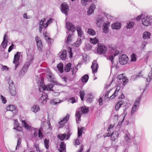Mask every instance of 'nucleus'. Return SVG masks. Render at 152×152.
Returning a JSON list of instances; mask_svg holds the SVG:
<instances>
[{"label":"nucleus","mask_w":152,"mask_h":152,"mask_svg":"<svg viewBox=\"0 0 152 152\" xmlns=\"http://www.w3.org/2000/svg\"><path fill=\"white\" fill-rule=\"evenodd\" d=\"M141 98V96H140L137 98L135 101L134 105L133 106L131 110V113L133 114L134 113L137 109V107H138L140 105V101Z\"/></svg>","instance_id":"7"},{"label":"nucleus","mask_w":152,"mask_h":152,"mask_svg":"<svg viewBox=\"0 0 152 152\" xmlns=\"http://www.w3.org/2000/svg\"><path fill=\"white\" fill-rule=\"evenodd\" d=\"M71 64L69 63L64 67V71L66 72H68L71 69Z\"/></svg>","instance_id":"33"},{"label":"nucleus","mask_w":152,"mask_h":152,"mask_svg":"<svg viewBox=\"0 0 152 152\" xmlns=\"http://www.w3.org/2000/svg\"><path fill=\"white\" fill-rule=\"evenodd\" d=\"M152 22L150 18L148 16L144 15L142 18V23L144 26H147L150 25Z\"/></svg>","instance_id":"5"},{"label":"nucleus","mask_w":152,"mask_h":152,"mask_svg":"<svg viewBox=\"0 0 152 152\" xmlns=\"http://www.w3.org/2000/svg\"><path fill=\"white\" fill-rule=\"evenodd\" d=\"M82 114V111H80V109L78 111H76L75 116H76V120L77 123H78V121H80V118ZM78 123H79V122H78Z\"/></svg>","instance_id":"17"},{"label":"nucleus","mask_w":152,"mask_h":152,"mask_svg":"<svg viewBox=\"0 0 152 152\" xmlns=\"http://www.w3.org/2000/svg\"><path fill=\"white\" fill-rule=\"evenodd\" d=\"M20 52H18L14 55L13 62V63L15 64V70L16 69V68L19 64V61L20 59Z\"/></svg>","instance_id":"6"},{"label":"nucleus","mask_w":152,"mask_h":152,"mask_svg":"<svg viewBox=\"0 0 152 152\" xmlns=\"http://www.w3.org/2000/svg\"><path fill=\"white\" fill-rule=\"evenodd\" d=\"M131 61H135L136 60V55L134 53L132 54L131 56Z\"/></svg>","instance_id":"57"},{"label":"nucleus","mask_w":152,"mask_h":152,"mask_svg":"<svg viewBox=\"0 0 152 152\" xmlns=\"http://www.w3.org/2000/svg\"><path fill=\"white\" fill-rule=\"evenodd\" d=\"M107 60H109L111 61L112 64L113 63V59L114 57L113 55L109 56L108 58H107Z\"/></svg>","instance_id":"61"},{"label":"nucleus","mask_w":152,"mask_h":152,"mask_svg":"<svg viewBox=\"0 0 152 152\" xmlns=\"http://www.w3.org/2000/svg\"><path fill=\"white\" fill-rule=\"evenodd\" d=\"M61 11L62 12L66 15L69 10V7L68 4L66 3L63 2L61 4Z\"/></svg>","instance_id":"10"},{"label":"nucleus","mask_w":152,"mask_h":152,"mask_svg":"<svg viewBox=\"0 0 152 152\" xmlns=\"http://www.w3.org/2000/svg\"><path fill=\"white\" fill-rule=\"evenodd\" d=\"M66 132V140H68L72 134V130L69 127H68L67 131Z\"/></svg>","instance_id":"28"},{"label":"nucleus","mask_w":152,"mask_h":152,"mask_svg":"<svg viewBox=\"0 0 152 152\" xmlns=\"http://www.w3.org/2000/svg\"><path fill=\"white\" fill-rule=\"evenodd\" d=\"M76 30L77 31L78 37L82 39H84L85 38V37L83 35V33L82 31L81 28V27L79 26H76Z\"/></svg>","instance_id":"14"},{"label":"nucleus","mask_w":152,"mask_h":152,"mask_svg":"<svg viewBox=\"0 0 152 152\" xmlns=\"http://www.w3.org/2000/svg\"><path fill=\"white\" fill-rule=\"evenodd\" d=\"M1 99L2 101V102L4 104H5L7 102V100L6 98L4 97L2 95H0Z\"/></svg>","instance_id":"58"},{"label":"nucleus","mask_w":152,"mask_h":152,"mask_svg":"<svg viewBox=\"0 0 152 152\" xmlns=\"http://www.w3.org/2000/svg\"><path fill=\"white\" fill-rule=\"evenodd\" d=\"M53 85L52 83L48 84L46 86V90L47 91H52V88L53 87Z\"/></svg>","instance_id":"44"},{"label":"nucleus","mask_w":152,"mask_h":152,"mask_svg":"<svg viewBox=\"0 0 152 152\" xmlns=\"http://www.w3.org/2000/svg\"><path fill=\"white\" fill-rule=\"evenodd\" d=\"M103 32L105 33H107L108 32V27H104L103 29Z\"/></svg>","instance_id":"64"},{"label":"nucleus","mask_w":152,"mask_h":152,"mask_svg":"<svg viewBox=\"0 0 152 152\" xmlns=\"http://www.w3.org/2000/svg\"><path fill=\"white\" fill-rule=\"evenodd\" d=\"M152 79V69L151 70V71L149 73L147 78H146V80L148 82L151 81Z\"/></svg>","instance_id":"42"},{"label":"nucleus","mask_w":152,"mask_h":152,"mask_svg":"<svg viewBox=\"0 0 152 152\" xmlns=\"http://www.w3.org/2000/svg\"><path fill=\"white\" fill-rule=\"evenodd\" d=\"M53 20L52 18L50 19L49 20H48L47 22L45 23V21L44 22L45 23H44V28H45L47 27L48 25L51 23L52 22Z\"/></svg>","instance_id":"50"},{"label":"nucleus","mask_w":152,"mask_h":152,"mask_svg":"<svg viewBox=\"0 0 152 152\" xmlns=\"http://www.w3.org/2000/svg\"><path fill=\"white\" fill-rule=\"evenodd\" d=\"M130 134L128 132H126L124 136V137L127 142H129L131 140V138H130Z\"/></svg>","instance_id":"34"},{"label":"nucleus","mask_w":152,"mask_h":152,"mask_svg":"<svg viewBox=\"0 0 152 152\" xmlns=\"http://www.w3.org/2000/svg\"><path fill=\"white\" fill-rule=\"evenodd\" d=\"M104 20L102 17H98L96 19V24L98 26H100L102 23L104 22Z\"/></svg>","instance_id":"25"},{"label":"nucleus","mask_w":152,"mask_h":152,"mask_svg":"<svg viewBox=\"0 0 152 152\" xmlns=\"http://www.w3.org/2000/svg\"><path fill=\"white\" fill-rule=\"evenodd\" d=\"M68 52H69V57L70 58H71L72 57V49L70 48L69 49V50L68 51Z\"/></svg>","instance_id":"63"},{"label":"nucleus","mask_w":152,"mask_h":152,"mask_svg":"<svg viewBox=\"0 0 152 152\" xmlns=\"http://www.w3.org/2000/svg\"><path fill=\"white\" fill-rule=\"evenodd\" d=\"M92 0H81V3L83 5L86 6L87 2H90Z\"/></svg>","instance_id":"54"},{"label":"nucleus","mask_w":152,"mask_h":152,"mask_svg":"<svg viewBox=\"0 0 152 152\" xmlns=\"http://www.w3.org/2000/svg\"><path fill=\"white\" fill-rule=\"evenodd\" d=\"M32 129H33L34 130V132L32 134V136L33 137H36L38 135V129H35L34 128H33Z\"/></svg>","instance_id":"52"},{"label":"nucleus","mask_w":152,"mask_h":152,"mask_svg":"<svg viewBox=\"0 0 152 152\" xmlns=\"http://www.w3.org/2000/svg\"><path fill=\"white\" fill-rule=\"evenodd\" d=\"M26 50L27 55V61L19 73V76L21 77L23 76L27 72L30 65L32 63V61L34 59V56L30 54V53L31 50L28 49H26Z\"/></svg>","instance_id":"1"},{"label":"nucleus","mask_w":152,"mask_h":152,"mask_svg":"<svg viewBox=\"0 0 152 152\" xmlns=\"http://www.w3.org/2000/svg\"><path fill=\"white\" fill-rule=\"evenodd\" d=\"M72 35L69 34L67 37L66 39L65 40L66 43V44H69L72 41Z\"/></svg>","instance_id":"46"},{"label":"nucleus","mask_w":152,"mask_h":152,"mask_svg":"<svg viewBox=\"0 0 152 152\" xmlns=\"http://www.w3.org/2000/svg\"><path fill=\"white\" fill-rule=\"evenodd\" d=\"M39 89L40 92H42L43 91L46 90V86L45 85H43V84L42 83V85L39 86Z\"/></svg>","instance_id":"39"},{"label":"nucleus","mask_w":152,"mask_h":152,"mask_svg":"<svg viewBox=\"0 0 152 152\" xmlns=\"http://www.w3.org/2000/svg\"><path fill=\"white\" fill-rule=\"evenodd\" d=\"M66 135V133H65L63 134H59L58 135V137L60 140L62 141L65 139Z\"/></svg>","instance_id":"35"},{"label":"nucleus","mask_w":152,"mask_h":152,"mask_svg":"<svg viewBox=\"0 0 152 152\" xmlns=\"http://www.w3.org/2000/svg\"><path fill=\"white\" fill-rule=\"evenodd\" d=\"M57 67L61 73L63 72H64L63 65L62 63H61L58 64L57 65Z\"/></svg>","instance_id":"31"},{"label":"nucleus","mask_w":152,"mask_h":152,"mask_svg":"<svg viewBox=\"0 0 152 152\" xmlns=\"http://www.w3.org/2000/svg\"><path fill=\"white\" fill-rule=\"evenodd\" d=\"M84 128L81 127L80 129L79 127L78 128V137H80L83 133V132L84 130Z\"/></svg>","instance_id":"45"},{"label":"nucleus","mask_w":152,"mask_h":152,"mask_svg":"<svg viewBox=\"0 0 152 152\" xmlns=\"http://www.w3.org/2000/svg\"><path fill=\"white\" fill-rule=\"evenodd\" d=\"M118 91H117V89H116L113 94L109 97V99H112L114 98L118 94Z\"/></svg>","instance_id":"49"},{"label":"nucleus","mask_w":152,"mask_h":152,"mask_svg":"<svg viewBox=\"0 0 152 152\" xmlns=\"http://www.w3.org/2000/svg\"><path fill=\"white\" fill-rule=\"evenodd\" d=\"M89 79V76L88 75H85L83 76L81 79L82 82L83 83H86L88 81Z\"/></svg>","instance_id":"30"},{"label":"nucleus","mask_w":152,"mask_h":152,"mask_svg":"<svg viewBox=\"0 0 152 152\" xmlns=\"http://www.w3.org/2000/svg\"><path fill=\"white\" fill-rule=\"evenodd\" d=\"M82 43V39L80 38H78L77 41L74 43L73 45L75 46L78 47Z\"/></svg>","instance_id":"37"},{"label":"nucleus","mask_w":152,"mask_h":152,"mask_svg":"<svg viewBox=\"0 0 152 152\" xmlns=\"http://www.w3.org/2000/svg\"><path fill=\"white\" fill-rule=\"evenodd\" d=\"M80 97L81 99V100L83 101L84 98V96L85 95V93L84 91L83 90H80L79 92Z\"/></svg>","instance_id":"41"},{"label":"nucleus","mask_w":152,"mask_h":152,"mask_svg":"<svg viewBox=\"0 0 152 152\" xmlns=\"http://www.w3.org/2000/svg\"><path fill=\"white\" fill-rule=\"evenodd\" d=\"M107 50V47L103 44L99 43L98 44L97 51L99 54H105Z\"/></svg>","instance_id":"4"},{"label":"nucleus","mask_w":152,"mask_h":152,"mask_svg":"<svg viewBox=\"0 0 152 152\" xmlns=\"http://www.w3.org/2000/svg\"><path fill=\"white\" fill-rule=\"evenodd\" d=\"M96 8L95 5L94 4H91L90 5L89 8L87 11V13L89 15L93 13L94 10Z\"/></svg>","instance_id":"22"},{"label":"nucleus","mask_w":152,"mask_h":152,"mask_svg":"<svg viewBox=\"0 0 152 152\" xmlns=\"http://www.w3.org/2000/svg\"><path fill=\"white\" fill-rule=\"evenodd\" d=\"M87 33L91 36H94L96 34L94 30L91 28L88 29Z\"/></svg>","instance_id":"36"},{"label":"nucleus","mask_w":152,"mask_h":152,"mask_svg":"<svg viewBox=\"0 0 152 152\" xmlns=\"http://www.w3.org/2000/svg\"><path fill=\"white\" fill-rule=\"evenodd\" d=\"M60 53L61 54L59 56L60 58L62 60H65L66 58V51L65 50H64L63 51L61 52Z\"/></svg>","instance_id":"20"},{"label":"nucleus","mask_w":152,"mask_h":152,"mask_svg":"<svg viewBox=\"0 0 152 152\" xmlns=\"http://www.w3.org/2000/svg\"><path fill=\"white\" fill-rule=\"evenodd\" d=\"M31 110L33 112L37 113L39 110V106L37 105H34L32 107Z\"/></svg>","instance_id":"32"},{"label":"nucleus","mask_w":152,"mask_h":152,"mask_svg":"<svg viewBox=\"0 0 152 152\" xmlns=\"http://www.w3.org/2000/svg\"><path fill=\"white\" fill-rule=\"evenodd\" d=\"M147 44V42L145 41H144L142 42V44L141 46V49L142 50H144L145 49L146 44Z\"/></svg>","instance_id":"55"},{"label":"nucleus","mask_w":152,"mask_h":152,"mask_svg":"<svg viewBox=\"0 0 152 152\" xmlns=\"http://www.w3.org/2000/svg\"><path fill=\"white\" fill-rule=\"evenodd\" d=\"M134 24V22L130 21L127 24L126 27L127 28L130 29L133 27Z\"/></svg>","instance_id":"53"},{"label":"nucleus","mask_w":152,"mask_h":152,"mask_svg":"<svg viewBox=\"0 0 152 152\" xmlns=\"http://www.w3.org/2000/svg\"><path fill=\"white\" fill-rule=\"evenodd\" d=\"M47 124L48 125L44 126V128L41 127L38 130V137L40 139H41L44 136L42 131H43L45 134H48L52 130V127L50 122L48 123Z\"/></svg>","instance_id":"2"},{"label":"nucleus","mask_w":152,"mask_h":152,"mask_svg":"<svg viewBox=\"0 0 152 152\" xmlns=\"http://www.w3.org/2000/svg\"><path fill=\"white\" fill-rule=\"evenodd\" d=\"M60 147L61 150L64 152H66V145L64 142H62L61 143Z\"/></svg>","instance_id":"43"},{"label":"nucleus","mask_w":152,"mask_h":152,"mask_svg":"<svg viewBox=\"0 0 152 152\" xmlns=\"http://www.w3.org/2000/svg\"><path fill=\"white\" fill-rule=\"evenodd\" d=\"M48 94L45 92H43L42 94V96L39 98V101L43 105L46 103L48 99Z\"/></svg>","instance_id":"9"},{"label":"nucleus","mask_w":152,"mask_h":152,"mask_svg":"<svg viewBox=\"0 0 152 152\" xmlns=\"http://www.w3.org/2000/svg\"><path fill=\"white\" fill-rule=\"evenodd\" d=\"M151 34L148 31H145L143 33V38L144 39L150 38Z\"/></svg>","instance_id":"26"},{"label":"nucleus","mask_w":152,"mask_h":152,"mask_svg":"<svg viewBox=\"0 0 152 152\" xmlns=\"http://www.w3.org/2000/svg\"><path fill=\"white\" fill-rule=\"evenodd\" d=\"M128 60L129 58L125 54L122 55L119 58L120 63L121 65L126 64L127 63Z\"/></svg>","instance_id":"11"},{"label":"nucleus","mask_w":152,"mask_h":152,"mask_svg":"<svg viewBox=\"0 0 152 152\" xmlns=\"http://www.w3.org/2000/svg\"><path fill=\"white\" fill-rule=\"evenodd\" d=\"M8 83L9 85L8 87L9 91L10 94L13 96L15 95L17 92L16 88L13 82L11 79H9Z\"/></svg>","instance_id":"3"},{"label":"nucleus","mask_w":152,"mask_h":152,"mask_svg":"<svg viewBox=\"0 0 152 152\" xmlns=\"http://www.w3.org/2000/svg\"><path fill=\"white\" fill-rule=\"evenodd\" d=\"M118 133L117 131H115L112 132V138L113 140H115V139L117 138L118 137Z\"/></svg>","instance_id":"38"},{"label":"nucleus","mask_w":152,"mask_h":152,"mask_svg":"<svg viewBox=\"0 0 152 152\" xmlns=\"http://www.w3.org/2000/svg\"><path fill=\"white\" fill-rule=\"evenodd\" d=\"M47 77L50 82L55 83L54 81V76L51 72H49L47 75Z\"/></svg>","instance_id":"29"},{"label":"nucleus","mask_w":152,"mask_h":152,"mask_svg":"<svg viewBox=\"0 0 152 152\" xmlns=\"http://www.w3.org/2000/svg\"><path fill=\"white\" fill-rule=\"evenodd\" d=\"M90 40L91 42L94 44H96L99 42V40L96 37L93 39L90 38Z\"/></svg>","instance_id":"51"},{"label":"nucleus","mask_w":152,"mask_h":152,"mask_svg":"<svg viewBox=\"0 0 152 152\" xmlns=\"http://www.w3.org/2000/svg\"><path fill=\"white\" fill-rule=\"evenodd\" d=\"M46 20L45 18H42L41 20L39 23V31L40 33H42V30L43 27H44V23H45V22Z\"/></svg>","instance_id":"19"},{"label":"nucleus","mask_w":152,"mask_h":152,"mask_svg":"<svg viewBox=\"0 0 152 152\" xmlns=\"http://www.w3.org/2000/svg\"><path fill=\"white\" fill-rule=\"evenodd\" d=\"M23 126L27 130H30L31 129V127L28 125L25 120H22L21 121Z\"/></svg>","instance_id":"23"},{"label":"nucleus","mask_w":152,"mask_h":152,"mask_svg":"<svg viewBox=\"0 0 152 152\" xmlns=\"http://www.w3.org/2000/svg\"><path fill=\"white\" fill-rule=\"evenodd\" d=\"M59 100L58 99H55L51 100L50 103L53 105H56L60 102Z\"/></svg>","instance_id":"47"},{"label":"nucleus","mask_w":152,"mask_h":152,"mask_svg":"<svg viewBox=\"0 0 152 152\" xmlns=\"http://www.w3.org/2000/svg\"><path fill=\"white\" fill-rule=\"evenodd\" d=\"M49 140L48 139H45L44 140V144L45 148L48 149L49 148Z\"/></svg>","instance_id":"48"},{"label":"nucleus","mask_w":152,"mask_h":152,"mask_svg":"<svg viewBox=\"0 0 152 152\" xmlns=\"http://www.w3.org/2000/svg\"><path fill=\"white\" fill-rule=\"evenodd\" d=\"M88 98L87 100V101L89 103H91L92 101V98L93 96L92 95L89 94L88 95Z\"/></svg>","instance_id":"56"},{"label":"nucleus","mask_w":152,"mask_h":152,"mask_svg":"<svg viewBox=\"0 0 152 152\" xmlns=\"http://www.w3.org/2000/svg\"><path fill=\"white\" fill-rule=\"evenodd\" d=\"M69 117V115L67 114L66 116L62 120H61L59 122V128H62V127L64 126L65 123L68 120Z\"/></svg>","instance_id":"12"},{"label":"nucleus","mask_w":152,"mask_h":152,"mask_svg":"<svg viewBox=\"0 0 152 152\" xmlns=\"http://www.w3.org/2000/svg\"><path fill=\"white\" fill-rule=\"evenodd\" d=\"M7 37V34H5L4 35V36L3 37V40L1 43V45L4 49L6 48L7 45V42H8V40H6V38Z\"/></svg>","instance_id":"21"},{"label":"nucleus","mask_w":152,"mask_h":152,"mask_svg":"<svg viewBox=\"0 0 152 152\" xmlns=\"http://www.w3.org/2000/svg\"><path fill=\"white\" fill-rule=\"evenodd\" d=\"M117 78L119 80L118 82H120L121 83H123L124 86L126 85L129 80L127 77H124L122 74L118 75L117 77Z\"/></svg>","instance_id":"8"},{"label":"nucleus","mask_w":152,"mask_h":152,"mask_svg":"<svg viewBox=\"0 0 152 152\" xmlns=\"http://www.w3.org/2000/svg\"><path fill=\"white\" fill-rule=\"evenodd\" d=\"M95 61H93L91 67L93 74L97 72L99 67L98 64Z\"/></svg>","instance_id":"16"},{"label":"nucleus","mask_w":152,"mask_h":152,"mask_svg":"<svg viewBox=\"0 0 152 152\" xmlns=\"http://www.w3.org/2000/svg\"><path fill=\"white\" fill-rule=\"evenodd\" d=\"M124 102L123 100L118 101L115 105V110L118 111L121 105L124 104Z\"/></svg>","instance_id":"18"},{"label":"nucleus","mask_w":152,"mask_h":152,"mask_svg":"<svg viewBox=\"0 0 152 152\" xmlns=\"http://www.w3.org/2000/svg\"><path fill=\"white\" fill-rule=\"evenodd\" d=\"M35 40L38 50L40 51H42V45L40 38L38 36H37L35 37Z\"/></svg>","instance_id":"13"},{"label":"nucleus","mask_w":152,"mask_h":152,"mask_svg":"<svg viewBox=\"0 0 152 152\" xmlns=\"http://www.w3.org/2000/svg\"><path fill=\"white\" fill-rule=\"evenodd\" d=\"M66 28L68 29L69 31H70L72 32H74L75 30V26L69 22H67L66 26Z\"/></svg>","instance_id":"15"},{"label":"nucleus","mask_w":152,"mask_h":152,"mask_svg":"<svg viewBox=\"0 0 152 152\" xmlns=\"http://www.w3.org/2000/svg\"><path fill=\"white\" fill-rule=\"evenodd\" d=\"M21 140L20 138H19L18 140L17 144L16 147V150H17L18 148L20 146V144L21 143Z\"/></svg>","instance_id":"62"},{"label":"nucleus","mask_w":152,"mask_h":152,"mask_svg":"<svg viewBox=\"0 0 152 152\" xmlns=\"http://www.w3.org/2000/svg\"><path fill=\"white\" fill-rule=\"evenodd\" d=\"M13 129L18 131L19 132L21 131L23 129L22 127L20 126L19 125L17 127H14Z\"/></svg>","instance_id":"59"},{"label":"nucleus","mask_w":152,"mask_h":152,"mask_svg":"<svg viewBox=\"0 0 152 152\" xmlns=\"http://www.w3.org/2000/svg\"><path fill=\"white\" fill-rule=\"evenodd\" d=\"M111 27L113 29H118L121 27V24L120 23L116 22L112 25Z\"/></svg>","instance_id":"24"},{"label":"nucleus","mask_w":152,"mask_h":152,"mask_svg":"<svg viewBox=\"0 0 152 152\" xmlns=\"http://www.w3.org/2000/svg\"><path fill=\"white\" fill-rule=\"evenodd\" d=\"M80 111H82V113L87 114L88 112V108L87 107L83 106L80 107Z\"/></svg>","instance_id":"27"},{"label":"nucleus","mask_w":152,"mask_h":152,"mask_svg":"<svg viewBox=\"0 0 152 152\" xmlns=\"http://www.w3.org/2000/svg\"><path fill=\"white\" fill-rule=\"evenodd\" d=\"M15 109V106L13 105H10L7 107L6 109L7 111H12Z\"/></svg>","instance_id":"40"},{"label":"nucleus","mask_w":152,"mask_h":152,"mask_svg":"<svg viewBox=\"0 0 152 152\" xmlns=\"http://www.w3.org/2000/svg\"><path fill=\"white\" fill-rule=\"evenodd\" d=\"M69 101L72 103H74L76 102V100L74 97H72L70 98L69 99Z\"/></svg>","instance_id":"60"}]
</instances>
